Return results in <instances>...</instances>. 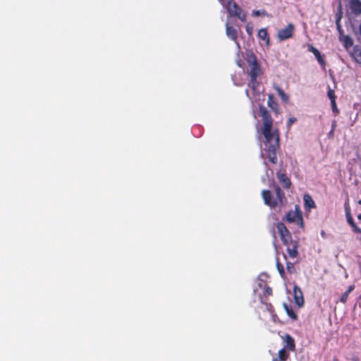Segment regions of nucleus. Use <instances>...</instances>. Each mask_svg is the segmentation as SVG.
<instances>
[{"label":"nucleus","instance_id":"nucleus-7","mask_svg":"<svg viewBox=\"0 0 361 361\" xmlns=\"http://www.w3.org/2000/svg\"><path fill=\"white\" fill-rule=\"evenodd\" d=\"M295 27L293 24L289 23L284 29L279 30L277 37L280 41H284L291 38L293 35Z\"/></svg>","mask_w":361,"mask_h":361},{"label":"nucleus","instance_id":"nucleus-29","mask_svg":"<svg viewBox=\"0 0 361 361\" xmlns=\"http://www.w3.org/2000/svg\"><path fill=\"white\" fill-rule=\"evenodd\" d=\"M353 229V231L355 233L361 234V228L358 227L355 223H353V224L350 225Z\"/></svg>","mask_w":361,"mask_h":361},{"label":"nucleus","instance_id":"nucleus-12","mask_svg":"<svg viewBox=\"0 0 361 361\" xmlns=\"http://www.w3.org/2000/svg\"><path fill=\"white\" fill-rule=\"evenodd\" d=\"M286 247V251L291 258H295L299 255L298 252V247H299V243L298 241H295L294 243L291 245H287Z\"/></svg>","mask_w":361,"mask_h":361},{"label":"nucleus","instance_id":"nucleus-40","mask_svg":"<svg viewBox=\"0 0 361 361\" xmlns=\"http://www.w3.org/2000/svg\"><path fill=\"white\" fill-rule=\"evenodd\" d=\"M334 361H338V360H337V359H336V358H335V359L334 360Z\"/></svg>","mask_w":361,"mask_h":361},{"label":"nucleus","instance_id":"nucleus-18","mask_svg":"<svg viewBox=\"0 0 361 361\" xmlns=\"http://www.w3.org/2000/svg\"><path fill=\"white\" fill-rule=\"evenodd\" d=\"M355 288V285H350L348 288V290L341 295L340 298V302H342L343 304H345L348 300L349 294L354 290Z\"/></svg>","mask_w":361,"mask_h":361},{"label":"nucleus","instance_id":"nucleus-17","mask_svg":"<svg viewBox=\"0 0 361 361\" xmlns=\"http://www.w3.org/2000/svg\"><path fill=\"white\" fill-rule=\"evenodd\" d=\"M257 35H258V37L264 41H265L266 42V44L267 46L269 45V42H270V39H269V35H268V32H267V29L265 28H262L260 29L259 31H258V33H257Z\"/></svg>","mask_w":361,"mask_h":361},{"label":"nucleus","instance_id":"nucleus-22","mask_svg":"<svg viewBox=\"0 0 361 361\" xmlns=\"http://www.w3.org/2000/svg\"><path fill=\"white\" fill-rule=\"evenodd\" d=\"M276 268H277V270H278L281 277L283 279H286V272H285L283 265L279 261H277V262H276Z\"/></svg>","mask_w":361,"mask_h":361},{"label":"nucleus","instance_id":"nucleus-9","mask_svg":"<svg viewBox=\"0 0 361 361\" xmlns=\"http://www.w3.org/2000/svg\"><path fill=\"white\" fill-rule=\"evenodd\" d=\"M284 341V346L283 348L289 351H295V343L294 338L290 334H286L283 337Z\"/></svg>","mask_w":361,"mask_h":361},{"label":"nucleus","instance_id":"nucleus-1","mask_svg":"<svg viewBox=\"0 0 361 361\" xmlns=\"http://www.w3.org/2000/svg\"><path fill=\"white\" fill-rule=\"evenodd\" d=\"M259 111L263 121L262 134L267 147L268 159L271 163L276 164L278 159L276 151L279 148V133L278 130H272L273 119L269 111L263 105L259 106Z\"/></svg>","mask_w":361,"mask_h":361},{"label":"nucleus","instance_id":"nucleus-2","mask_svg":"<svg viewBox=\"0 0 361 361\" xmlns=\"http://www.w3.org/2000/svg\"><path fill=\"white\" fill-rule=\"evenodd\" d=\"M274 190L276 195V198L273 197L272 193L270 190H263L262 191V197L264 203L271 209H281L287 204L288 200L284 192L279 185L274 183Z\"/></svg>","mask_w":361,"mask_h":361},{"label":"nucleus","instance_id":"nucleus-28","mask_svg":"<svg viewBox=\"0 0 361 361\" xmlns=\"http://www.w3.org/2000/svg\"><path fill=\"white\" fill-rule=\"evenodd\" d=\"M331 109H332V111L336 114H338L339 113V110L337 107V105H336V101H332L331 102Z\"/></svg>","mask_w":361,"mask_h":361},{"label":"nucleus","instance_id":"nucleus-38","mask_svg":"<svg viewBox=\"0 0 361 361\" xmlns=\"http://www.w3.org/2000/svg\"><path fill=\"white\" fill-rule=\"evenodd\" d=\"M357 217L359 220H361V214H359Z\"/></svg>","mask_w":361,"mask_h":361},{"label":"nucleus","instance_id":"nucleus-25","mask_svg":"<svg viewBox=\"0 0 361 361\" xmlns=\"http://www.w3.org/2000/svg\"><path fill=\"white\" fill-rule=\"evenodd\" d=\"M344 45L345 47H350L353 44V41L351 37L348 35L344 37Z\"/></svg>","mask_w":361,"mask_h":361},{"label":"nucleus","instance_id":"nucleus-37","mask_svg":"<svg viewBox=\"0 0 361 361\" xmlns=\"http://www.w3.org/2000/svg\"><path fill=\"white\" fill-rule=\"evenodd\" d=\"M336 25H337V27H338V30H340V29H341V26L339 25V24H338V21L336 22Z\"/></svg>","mask_w":361,"mask_h":361},{"label":"nucleus","instance_id":"nucleus-8","mask_svg":"<svg viewBox=\"0 0 361 361\" xmlns=\"http://www.w3.org/2000/svg\"><path fill=\"white\" fill-rule=\"evenodd\" d=\"M277 178L279 183L282 185L284 189H289L292 185L291 180L285 173L278 172Z\"/></svg>","mask_w":361,"mask_h":361},{"label":"nucleus","instance_id":"nucleus-35","mask_svg":"<svg viewBox=\"0 0 361 361\" xmlns=\"http://www.w3.org/2000/svg\"><path fill=\"white\" fill-rule=\"evenodd\" d=\"M357 56H358L359 60H360V61L361 63V51L359 52V54H357Z\"/></svg>","mask_w":361,"mask_h":361},{"label":"nucleus","instance_id":"nucleus-36","mask_svg":"<svg viewBox=\"0 0 361 361\" xmlns=\"http://www.w3.org/2000/svg\"><path fill=\"white\" fill-rule=\"evenodd\" d=\"M272 361H280L278 357L273 358Z\"/></svg>","mask_w":361,"mask_h":361},{"label":"nucleus","instance_id":"nucleus-14","mask_svg":"<svg viewBox=\"0 0 361 361\" xmlns=\"http://www.w3.org/2000/svg\"><path fill=\"white\" fill-rule=\"evenodd\" d=\"M350 7L355 15L361 14V1L350 0Z\"/></svg>","mask_w":361,"mask_h":361},{"label":"nucleus","instance_id":"nucleus-24","mask_svg":"<svg viewBox=\"0 0 361 361\" xmlns=\"http://www.w3.org/2000/svg\"><path fill=\"white\" fill-rule=\"evenodd\" d=\"M286 270L290 274L295 273V268L293 263H292L290 262H286Z\"/></svg>","mask_w":361,"mask_h":361},{"label":"nucleus","instance_id":"nucleus-30","mask_svg":"<svg viewBox=\"0 0 361 361\" xmlns=\"http://www.w3.org/2000/svg\"><path fill=\"white\" fill-rule=\"evenodd\" d=\"M266 14L265 11L256 10L252 11V15L255 16H264Z\"/></svg>","mask_w":361,"mask_h":361},{"label":"nucleus","instance_id":"nucleus-16","mask_svg":"<svg viewBox=\"0 0 361 361\" xmlns=\"http://www.w3.org/2000/svg\"><path fill=\"white\" fill-rule=\"evenodd\" d=\"M303 200L305 202V207L306 209L310 210V209L314 208L316 207L313 199L310 195L305 194L303 197Z\"/></svg>","mask_w":361,"mask_h":361},{"label":"nucleus","instance_id":"nucleus-21","mask_svg":"<svg viewBox=\"0 0 361 361\" xmlns=\"http://www.w3.org/2000/svg\"><path fill=\"white\" fill-rule=\"evenodd\" d=\"M289 350L282 348L279 351L278 358L280 361H286L290 356Z\"/></svg>","mask_w":361,"mask_h":361},{"label":"nucleus","instance_id":"nucleus-26","mask_svg":"<svg viewBox=\"0 0 361 361\" xmlns=\"http://www.w3.org/2000/svg\"><path fill=\"white\" fill-rule=\"evenodd\" d=\"M345 213H346V219L349 225L353 224L355 223L353 218L352 217L350 211L348 209L345 208Z\"/></svg>","mask_w":361,"mask_h":361},{"label":"nucleus","instance_id":"nucleus-4","mask_svg":"<svg viewBox=\"0 0 361 361\" xmlns=\"http://www.w3.org/2000/svg\"><path fill=\"white\" fill-rule=\"evenodd\" d=\"M283 219L288 223H295L300 228L304 227L302 212L298 204H295V210L288 212Z\"/></svg>","mask_w":361,"mask_h":361},{"label":"nucleus","instance_id":"nucleus-23","mask_svg":"<svg viewBox=\"0 0 361 361\" xmlns=\"http://www.w3.org/2000/svg\"><path fill=\"white\" fill-rule=\"evenodd\" d=\"M258 78H250V86L253 90V91H258V87L259 86V82L257 81Z\"/></svg>","mask_w":361,"mask_h":361},{"label":"nucleus","instance_id":"nucleus-20","mask_svg":"<svg viewBox=\"0 0 361 361\" xmlns=\"http://www.w3.org/2000/svg\"><path fill=\"white\" fill-rule=\"evenodd\" d=\"M274 89L277 92L278 94L280 96L281 100L285 103L288 102L289 99L288 95L286 94L284 91L278 85L274 86Z\"/></svg>","mask_w":361,"mask_h":361},{"label":"nucleus","instance_id":"nucleus-32","mask_svg":"<svg viewBox=\"0 0 361 361\" xmlns=\"http://www.w3.org/2000/svg\"><path fill=\"white\" fill-rule=\"evenodd\" d=\"M296 121V118L295 117L289 118L287 122V127L289 128L290 126Z\"/></svg>","mask_w":361,"mask_h":361},{"label":"nucleus","instance_id":"nucleus-27","mask_svg":"<svg viewBox=\"0 0 361 361\" xmlns=\"http://www.w3.org/2000/svg\"><path fill=\"white\" fill-rule=\"evenodd\" d=\"M327 95H328V97H329V99H330L331 102L332 101H336V95H335V92H334V91L333 90L329 89V90H328Z\"/></svg>","mask_w":361,"mask_h":361},{"label":"nucleus","instance_id":"nucleus-15","mask_svg":"<svg viewBox=\"0 0 361 361\" xmlns=\"http://www.w3.org/2000/svg\"><path fill=\"white\" fill-rule=\"evenodd\" d=\"M226 31L227 36L231 39L233 40L234 42L237 41L238 33H237V30L235 27H233V26L228 25V24H226Z\"/></svg>","mask_w":361,"mask_h":361},{"label":"nucleus","instance_id":"nucleus-5","mask_svg":"<svg viewBox=\"0 0 361 361\" xmlns=\"http://www.w3.org/2000/svg\"><path fill=\"white\" fill-rule=\"evenodd\" d=\"M229 16L238 18L242 22H245L247 14L233 0H228L226 6Z\"/></svg>","mask_w":361,"mask_h":361},{"label":"nucleus","instance_id":"nucleus-13","mask_svg":"<svg viewBox=\"0 0 361 361\" xmlns=\"http://www.w3.org/2000/svg\"><path fill=\"white\" fill-rule=\"evenodd\" d=\"M267 105L276 114L279 113L278 102L272 94L268 96Z\"/></svg>","mask_w":361,"mask_h":361},{"label":"nucleus","instance_id":"nucleus-11","mask_svg":"<svg viewBox=\"0 0 361 361\" xmlns=\"http://www.w3.org/2000/svg\"><path fill=\"white\" fill-rule=\"evenodd\" d=\"M307 48H308V51L312 52L314 56L316 57L318 63L322 66H325V61H324V57L322 56L321 53L319 52V51L315 48L312 44H308L307 45Z\"/></svg>","mask_w":361,"mask_h":361},{"label":"nucleus","instance_id":"nucleus-19","mask_svg":"<svg viewBox=\"0 0 361 361\" xmlns=\"http://www.w3.org/2000/svg\"><path fill=\"white\" fill-rule=\"evenodd\" d=\"M283 307L289 317H290L293 320L298 319V317L297 314L293 311L290 305H288L286 303H283Z\"/></svg>","mask_w":361,"mask_h":361},{"label":"nucleus","instance_id":"nucleus-10","mask_svg":"<svg viewBox=\"0 0 361 361\" xmlns=\"http://www.w3.org/2000/svg\"><path fill=\"white\" fill-rule=\"evenodd\" d=\"M293 297L295 303L299 306L301 307L304 304V298L302 295V292L301 289L297 286H295L293 288Z\"/></svg>","mask_w":361,"mask_h":361},{"label":"nucleus","instance_id":"nucleus-6","mask_svg":"<svg viewBox=\"0 0 361 361\" xmlns=\"http://www.w3.org/2000/svg\"><path fill=\"white\" fill-rule=\"evenodd\" d=\"M276 227L283 245H291L295 243V240H293L291 233L283 222L277 223Z\"/></svg>","mask_w":361,"mask_h":361},{"label":"nucleus","instance_id":"nucleus-33","mask_svg":"<svg viewBox=\"0 0 361 361\" xmlns=\"http://www.w3.org/2000/svg\"><path fill=\"white\" fill-rule=\"evenodd\" d=\"M246 31H247V32L250 35H252V27H250L249 25H247V26H246Z\"/></svg>","mask_w":361,"mask_h":361},{"label":"nucleus","instance_id":"nucleus-3","mask_svg":"<svg viewBox=\"0 0 361 361\" xmlns=\"http://www.w3.org/2000/svg\"><path fill=\"white\" fill-rule=\"evenodd\" d=\"M246 62L249 66L247 73L250 78H259L262 74L257 56L252 52L247 54Z\"/></svg>","mask_w":361,"mask_h":361},{"label":"nucleus","instance_id":"nucleus-39","mask_svg":"<svg viewBox=\"0 0 361 361\" xmlns=\"http://www.w3.org/2000/svg\"><path fill=\"white\" fill-rule=\"evenodd\" d=\"M221 4H224L226 0H218Z\"/></svg>","mask_w":361,"mask_h":361},{"label":"nucleus","instance_id":"nucleus-31","mask_svg":"<svg viewBox=\"0 0 361 361\" xmlns=\"http://www.w3.org/2000/svg\"><path fill=\"white\" fill-rule=\"evenodd\" d=\"M264 294L268 295H272V294H273L272 288L268 286H265Z\"/></svg>","mask_w":361,"mask_h":361},{"label":"nucleus","instance_id":"nucleus-34","mask_svg":"<svg viewBox=\"0 0 361 361\" xmlns=\"http://www.w3.org/2000/svg\"><path fill=\"white\" fill-rule=\"evenodd\" d=\"M267 310L269 312H272L273 311V306H272V305L271 303L267 304Z\"/></svg>","mask_w":361,"mask_h":361}]
</instances>
